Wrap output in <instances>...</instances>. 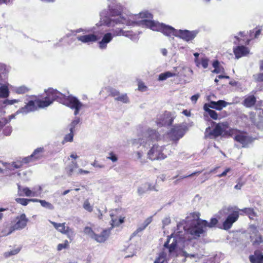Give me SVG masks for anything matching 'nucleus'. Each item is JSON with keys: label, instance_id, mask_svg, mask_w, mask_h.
<instances>
[{"label": "nucleus", "instance_id": "nucleus-1", "mask_svg": "<svg viewBox=\"0 0 263 263\" xmlns=\"http://www.w3.org/2000/svg\"><path fill=\"white\" fill-rule=\"evenodd\" d=\"M111 13V17H105L101 18L100 20V25H105L111 28L110 32L104 34L102 39L98 43L99 47L101 49H105L107 44L111 41L114 36H124L134 41H138V34H133L131 31L124 30V26L125 25L129 26L134 24L145 26V24L140 22V21L145 18L152 17V14L147 11L131 15L128 18L119 11L112 10Z\"/></svg>", "mask_w": 263, "mask_h": 263}, {"label": "nucleus", "instance_id": "nucleus-2", "mask_svg": "<svg viewBox=\"0 0 263 263\" xmlns=\"http://www.w3.org/2000/svg\"><path fill=\"white\" fill-rule=\"evenodd\" d=\"M47 96L44 100L30 101L26 105L17 110L16 114H27L30 111H33L37 109V107L45 108L50 105L54 101L57 100L59 102L74 109V115L77 116L80 110L84 106L76 97L71 95L66 96L57 90L52 88L48 89L46 91Z\"/></svg>", "mask_w": 263, "mask_h": 263}, {"label": "nucleus", "instance_id": "nucleus-3", "mask_svg": "<svg viewBox=\"0 0 263 263\" xmlns=\"http://www.w3.org/2000/svg\"><path fill=\"white\" fill-rule=\"evenodd\" d=\"M140 22L144 24L146 27L149 28L153 31H160L167 36H179L187 42L194 39L197 34L196 31H190L186 30H176L172 27L152 21L151 18H145V19L140 21Z\"/></svg>", "mask_w": 263, "mask_h": 263}, {"label": "nucleus", "instance_id": "nucleus-4", "mask_svg": "<svg viewBox=\"0 0 263 263\" xmlns=\"http://www.w3.org/2000/svg\"><path fill=\"white\" fill-rule=\"evenodd\" d=\"M160 135L154 129L148 128L143 134V141H145V145L149 146V149L147 152V157L151 160H162L166 157L163 153L164 147L162 146L153 142L158 140Z\"/></svg>", "mask_w": 263, "mask_h": 263}, {"label": "nucleus", "instance_id": "nucleus-5", "mask_svg": "<svg viewBox=\"0 0 263 263\" xmlns=\"http://www.w3.org/2000/svg\"><path fill=\"white\" fill-rule=\"evenodd\" d=\"M164 247L165 249L159 254L154 263H163L165 261L168 263V260L175 256L176 241L173 238L172 235L167 238V241L164 244Z\"/></svg>", "mask_w": 263, "mask_h": 263}, {"label": "nucleus", "instance_id": "nucleus-6", "mask_svg": "<svg viewBox=\"0 0 263 263\" xmlns=\"http://www.w3.org/2000/svg\"><path fill=\"white\" fill-rule=\"evenodd\" d=\"M220 215L229 214L222 224L223 229L228 230L231 228L233 224L238 219L239 214L238 211L235 208L231 206H224L219 212Z\"/></svg>", "mask_w": 263, "mask_h": 263}, {"label": "nucleus", "instance_id": "nucleus-7", "mask_svg": "<svg viewBox=\"0 0 263 263\" xmlns=\"http://www.w3.org/2000/svg\"><path fill=\"white\" fill-rule=\"evenodd\" d=\"M206 225H207V221L199 219L189 228L187 232L192 236L193 238L196 239L205 232Z\"/></svg>", "mask_w": 263, "mask_h": 263}, {"label": "nucleus", "instance_id": "nucleus-8", "mask_svg": "<svg viewBox=\"0 0 263 263\" xmlns=\"http://www.w3.org/2000/svg\"><path fill=\"white\" fill-rule=\"evenodd\" d=\"M227 128L228 123L227 122L217 124L212 131L210 127H208L205 129V137L211 139L215 138L221 135Z\"/></svg>", "mask_w": 263, "mask_h": 263}, {"label": "nucleus", "instance_id": "nucleus-9", "mask_svg": "<svg viewBox=\"0 0 263 263\" xmlns=\"http://www.w3.org/2000/svg\"><path fill=\"white\" fill-rule=\"evenodd\" d=\"M186 129V127L183 124L175 125L171 129L168 135L172 140H178L183 137Z\"/></svg>", "mask_w": 263, "mask_h": 263}, {"label": "nucleus", "instance_id": "nucleus-10", "mask_svg": "<svg viewBox=\"0 0 263 263\" xmlns=\"http://www.w3.org/2000/svg\"><path fill=\"white\" fill-rule=\"evenodd\" d=\"M50 222L53 225L54 228L62 234H65L69 238H71L73 235V231L72 229L65 226V223H57L54 221H50Z\"/></svg>", "mask_w": 263, "mask_h": 263}, {"label": "nucleus", "instance_id": "nucleus-11", "mask_svg": "<svg viewBox=\"0 0 263 263\" xmlns=\"http://www.w3.org/2000/svg\"><path fill=\"white\" fill-rule=\"evenodd\" d=\"M28 219L25 214H22L16 218L15 223L12 226V231L24 229L27 225Z\"/></svg>", "mask_w": 263, "mask_h": 263}, {"label": "nucleus", "instance_id": "nucleus-12", "mask_svg": "<svg viewBox=\"0 0 263 263\" xmlns=\"http://www.w3.org/2000/svg\"><path fill=\"white\" fill-rule=\"evenodd\" d=\"M44 149L43 147H38L35 149L33 153L29 157L24 158L23 161L27 163L32 161H35L41 159L43 156Z\"/></svg>", "mask_w": 263, "mask_h": 263}, {"label": "nucleus", "instance_id": "nucleus-13", "mask_svg": "<svg viewBox=\"0 0 263 263\" xmlns=\"http://www.w3.org/2000/svg\"><path fill=\"white\" fill-rule=\"evenodd\" d=\"M173 119L169 112L159 115L156 123L159 126L170 125L172 123Z\"/></svg>", "mask_w": 263, "mask_h": 263}, {"label": "nucleus", "instance_id": "nucleus-14", "mask_svg": "<svg viewBox=\"0 0 263 263\" xmlns=\"http://www.w3.org/2000/svg\"><path fill=\"white\" fill-rule=\"evenodd\" d=\"M233 52L236 59L246 56L249 53V49L244 46H237L233 48Z\"/></svg>", "mask_w": 263, "mask_h": 263}, {"label": "nucleus", "instance_id": "nucleus-15", "mask_svg": "<svg viewBox=\"0 0 263 263\" xmlns=\"http://www.w3.org/2000/svg\"><path fill=\"white\" fill-rule=\"evenodd\" d=\"M234 139L236 141L241 144L243 147H247L252 141L250 137L242 133L236 135Z\"/></svg>", "mask_w": 263, "mask_h": 263}, {"label": "nucleus", "instance_id": "nucleus-16", "mask_svg": "<svg viewBox=\"0 0 263 263\" xmlns=\"http://www.w3.org/2000/svg\"><path fill=\"white\" fill-rule=\"evenodd\" d=\"M22 191L27 197H37L41 194L42 188L41 186H38L34 187L32 190H31L26 187L23 188Z\"/></svg>", "mask_w": 263, "mask_h": 263}, {"label": "nucleus", "instance_id": "nucleus-17", "mask_svg": "<svg viewBox=\"0 0 263 263\" xmlns=\"http://www.w3.org/2000/svg\"><path fill=\"white\" fill-rule=\"evenodd\" d=\"M109 233L110 232L109 230H104L99 234H95L92 239L95 240L97 242H104L107 239L109 235Z\"/></svg>", "mask_w": 263, "mask_h": 263}, {"label": "nucleus", "instance_id": "nucleus-18", "mask_svg": "<svg viewBox=\"0 0 263 263\" xmlns=\"http://www.w3.org/2000/svg\"><path fill=\"white\" fill-rule=\"evenodd\" d=\"M230 104H231V103L227 102L223 100H219L217 102L211 101L209 104H208V105H209V106L211 108L218 110H221L223 108Z\"/></svg>", "mask_w": 263, "mask_h": 263}, {"label": "nucleus", "instance_id": "nucleus-19", "mask_svg": "<svg viewBox=\"0 0 263 263\" xmlns=\"http://www.w3.org/2000/svg\"><path fill=\"white\" fill-rule=\"evenodd\" d=\"M77 38L79 41L84 43L94 42L98 40L97 36L93 34H89L85 35H79Z\"/></svg>", "mask_w": 263, "mask_h": 263}, {"label": "nucleus", "instance_id": "nucleus-20", "mask_svg": "<svg viewBox=\"0 0 263 263\" xmlns=\"http://www.w3.org/2000/svg\"><path fill=\"white\" fill-rule=\"evenodd\" d=\"M156 190L155 186L149 182H145L142 184L138 189V193L139 195H142L148 191Z\"/></svg>", "mask_w": 263, "mask_h": 263}, {"label": "nucleus", "instance_id": "nucleus-21", "mask_svg": "<svg viewBox=\"0 0 263 263\" xmlns=\"http://www.w3.org/2000/svg\"><path fill=\"white\" fill-rule=\"evenodd\" d=\"M251 263H263V254L259 251H255L253 255L250 256Z\"/></svg>", "mask_w": 263, "mask_h": 263}, {"label": "nucleus", "instance_id": "nucleus-22", "mask_svg": "<svg viewBox=\"0 0 263 263\" xmlns=\"http://www.w3.org/2000/svg\"><path fill=\"white\" fill-rule=\"evenodd\" d=\"M209 106V105H208V104H205L203 106V109L206 113L208 114L212 119L214 120L218 119V116L217 112L211 109V107Z\"/></svg>", "mask_w": 263, "mask_h": 263}, {"label": "nucleus", "instance_id": "nucleus-23", "mask_svg": "<svg viewBox=\"0 0 263 263\" xmlns=\"http://www.w3.org/2000/svg\"><path fill=\"white\" fill-rule=\"evenodd\" d=\"M256 102V98L254 96L247 97L243 101V104L247 107L253 106Z\"/></svg>", "mask_w": 263, "mask_h": 263}, {"label": "nucleus", "instance_id": "nucleus-24", "mask_svg": "<svg viewBox=\"0 0 263 263\" xmlns=\"http://www.w3.org/2000/svg\"><path fill=\"white\" fill-rule=\"evenodd\" d=\"M23 163H25L23 160L21 161H17L15 162H13L12 163V164H8V165H7V163H3V165H4L7 168L10 170H13L15 168H19L21 167L23 165Z\"/></svg>", "mask_w": 263, "mask_h": 263}, {"label": "nucleus", "instance_id": "nucleus-25", "mask_svg": "<svg viewBox=\"0 0 263 263\" xmlns=\"http://www.w3.org/2000/svg\"><path fill=\"white\" fill-rule=\"evenodd\" d=\"M34 202H40L42 206L44 208H46L48 210H53L54 209V206L51 203L46 201L45 200H41L36 199V201H34Z\"/></svg>", "mask_w": 263, "mask_h": 263}, {"label": "nucleus", "instance_id": "nucleus-26", "mask_svg": "<svg viewBox=\"0 0 263 263\" xmlns=\"http://www.w3.org/2000/svg\"><path fill=\"white\" fill-rule=\"evenodd\" d=\"M9 95L8 86L3 85L0 87V98H7Z\"/></svg>", "mask_w": 263, "mask_h": 263}, {"label": "nucleus", "instance_id": "nucleus-27", "mask_svg": "<svg viewBox=\"0 0 263 263\" xmlns=\"http://www.w3.org/2000/svg\"><path fill=\"white\" fill-rule=\"evenodd\" d=\"M175 73L172 72L171 71H166L164 73H162L159 74L158 80L159 81H164L168 78H171L174 76H176Z\"/></svg>", "mask_w": 263, "mask_h": 263}, {"label": "nucleus", "instance_id": "nucleus-28", "mask_svg": "<svg viewBox=\"0 0 263 263\" xmlns=\"http://www.w3.org/2000/svg\"><path fill=\"white\" fill-rule=\"evenodd\" d=\"M110 216L111 218V224L112 227L118 226L124 222V217H120L119 219H118L117 218L114 217L112 214H110Z\"/></svg>", "mask_w": 263, "mask_h": 263}, {"label": "nucleus", "instance_id": "nucleus-29", "mask_svg": "<svg viewBox=\"0 0 263 263\" xmlns=\"http://www.w3.org/2000/svg\"><path fill=\"white\" fill-rule=\"evenodd\" d=\"M15 201L18 203L23 205H27L29 202H33L36 201V199H25L17 198L15 199Z\"/></svg>", "mask_w": 263, "mask_h": 263}, {"label": "nucleus", "instance_id": "nucleus-30", "mask_svg": "<svg viewBox=\"0 0 263 263\" xmlns=\"http://www.w3.org/2000/svg\"><path fill=\"white\" fill-rule=\"evenodd\" d=\"M29 90V88L25 86H21L19 87H15L13 88V91L17 94H23L27 92Z\"/></svg>", "mask_w": 263, "mask_h": 263}, {"label": "nucleus", "instance_id": "nucleus-31", "mask_svg": "<svg viewBox=\"0 0 263 263\" xmlns=\"http://www.w3.org/2000/svg\"><path fill=\"white\" fill-rule=\"evenodd\" d=\"M115 99L116 100L122 102L123 103H129V99L126 94H119V95Z\"/></svg>", "mask_w": 263, "mask_h": 263}, {"label": "nucleus", "instance_id": "nucleus-32", "mask_svg": "<svg viewBox=\"0 0 263 263\" xmlns=\"http://www.w3.org/2000/svg\"><path fill=\"white\" fill-rule=\"evenodd\" d=\"M83 208L88 212H91L93 211V206L91 205L88 199H86L84 201Z\"/></svg>", "mask_w": 263, "mask_h": 263}, {"label": "nucleus", "instance_id": "nucleus-33", "mask_svg": "<svg viewBox=\"0 0 263 263\" xmlns=\"http://www.w3.org/2000/svg\"><path fill=\"white\" fill-rule=\"evenodd\" d=\"M247 215H248L250 219H254V217L256 216V214L254 212L253 210L251 208H245L242 210Z\"/></svg>", "mask_w": 263, "mask_h": 263}, {"label": "nucleus", "instance_id": "nucleus-34", "mask_svg": "<svg viewBox=\"0 0 263 263\" xmlns=\"http://www.w3.org/2000/svg\"><path fill=\"white\" fill-rule=\"evenodd\" d=\"M78 167V165L76 162H72V163L67 167V172L69 175H71L74 171V169Z\"/></svg>", "mask_w": 263, "mask_h": 263}, {"label": "nucleus", "instance_id": "nucleus-35", "mask_svg": "<svg viewBox=\"0 0 263 263\" xmlns=\"http://www.w3.org/2000/svg\"><path fill=\"white\" fill-rule=\"evenodd\" d=\"M84 232L85 234L87 235L91 238L93 239L95 235V233L90 227H86L84 230Z\"/></svg>", "mask_w": 263, "mask_h": 263}, {"label": "nucleus", "instance_id": "nucleus-36", "mask_svg": "<svg viewBox=\"0 0 263 263\" xmlns=\"http://www.w3.org/2000/svg\"><path fill=\"white\" fill-rule=\"evenodd\" d=\"M20 251V249L17 248L10 251L6 252L4 253L5 257H8L10 256L14 255L17 254Z\"/></svg>", "mask_w": 263, "mask_h": 263}, {"label": "nucleus", "instance_id": "nucleus-37", "mask_svg": "<svg viewBox=\"0 0 263 263\" xmlns=\"http://www.w3.org/2000/svg\"><path fill=\"white\" fill-rule=\"evenodd\" d=\"M107 90L109 92L110 95L115 98L117 97L120 94V92L118 90L112 87H108Z\"/></svg>", "mask_w": 263, "mask_h": 263}, {"label": "nucleus", "instance_id": "nucleus-38", "mask_svg": "<svg viewBox=\"0 0 263 263\" xmlns=\"http://www.w3.org/2000/svg\"><path fill=\"white\" fill-rule=\"evenodd\" d=\"M218 222V220L216 218L213 217L211 219L210 222L207 221V225H206V228H213L217 224Z\"/></svg>", "mask_w": 263, "mask_h": 263}, {"label": "nucleus", "instance_id": "nucleus-39", "mask_svg": "<svg viewBox=\"0 0 263 263\" xmlns=\"http://www.w3.org/2000/svg\"><path fill=\"white\" fill-rule=\"evenodd\" d=\"M80 122V119L79 118H76L69 125L70 132H73V130L77 124Z\"/></svg>", "mask_w": 263, "mask_h": 263}, {"label": "nucleus", "instance_id": "nucleus-40", "mask_svg": "<svg viewBox=\"0 0 263 263\" xmlns=\"http://www.w3.org/2000/svg\"><path fill=\"white\" fill-rule=\"evenodd\" d=\"M73 132H70L69 134L66 135L65 136L64 140L62 142V143L64 144L65 142H72L73 141Z\"/></svg>", "mask_w": 263, "mask_h": 263}, {"label": "nucleus", "instance_id": "nucleus-41", "mask_svg": "<svg viewBox=\"0 0 263 263\" xmlns=\"http://www.w3.org/2000/svg\"><path fill=\"white\" fill-rule=\"evenodd\" d=\"M69 246V242L65 240L63 243H60L58 245L57 249L58 251H61L64 249L67 248Z\"/></svg>", "mask_w": 263, "mask_h": 263}, {"label": "nucleus", "instance_id": "nucleus-42", "mask_svg": "<svg viewBox=\"0 0 263 263\" xmlns=\"http://www.w3.org/2000/svg\"><path fill=\"white\" fill-rule=\"evenodd\" d=\"M201 64V66L204 68H206L209 65V60L206 58H203L201 60V62H199V65Z\"/></svg>", "mask_w": 263, "mask_h": 263}, {"label": "nucleus", "instance_id": "nucleus-43", "mask_svg": "<svg viewBox=\"0 0 263 263\" xmlns=\"http://www.w3.org/2000/svg\"><path fill=\"white\" fill-rule=\"evenodd\" d=\"M142 153L138 151L135 153V156L137 160H139L141 163H144L145 161L142 160Z\"/></svg>", "mask_w": 263, "mask_h": 263}, {"label": "nucleus", "instance_id": "nucleus-44", "mask_svg": "<svg viewBox=\"0 0 263 263\" xmlns=\"http://www.w3.org/2000/svg\"><path fill=\"white\" fill-rule=\"evenodd\" d=\"M254 79L257 82L263 81V72L259 73L253 76Z\"/></svg>", "mask_w": 263, "mask_h": 263}, {"label": "nucleus", "instance_id": "nucleus-45", "mask_svg": "<svg viewBox=\"0 0 263 263\" xmlns=\"http://www.w3.org/2000/svg\"><path fill=\"white\" fill-rule=\"evenodd\" d=\"M20 102L19 100L12 99V100H6L4 101V104L6 105H12L14 103H16Z\"/></svg>", "mask_w": 263, "mask_h": 263}, {"label": "nucleus", "instance_id": "nucleus-46", "mask_svg": "<svg viewBox=\"0 0 263 263\" xmlns=\"http://www.w3.org/2000/svg\"><path fill=\"white\" fill-rule=\"evenodd\" d=\"M107 158L113 162H117L118 160V157L112 153H109V156H108Z\"/></svg>", "mask_w": 263, "mask_h": 263}, {"label": "nucleus", "instance_id": "nucleus-47", "mask_svg": "<svg viewBox=\"0 0 263 263\" xmlns=\"http://www.w3.org/2000/svg\"><path fill=\"white\" fill-rule=\"evenodd\" d=\"M138 89L141 91H144L146 89V87L144 85L143 83L139 82L138 83Z\"/></svg>", "mask_w": 263, "mask_h": 263}, {"label": "nucleus", "instance_id": "nucleus-48", "mask_svg": "<svg viewBox=\"0 0 263 263\" xmlns=\"http://www.w3.org/2000/svg\"><path fill=\"white\" fill-rule=\"evenodd\" d=\"M8 122V120L6 118H1L0 119V129L2 128Z\"/></svg>", "mask_w": 263, "mask_h": 263}, {"label": "nucleus", "instance_id": "nucleus-49", "mask_svg": "<svg viewBox=\"0 0 263 263\" xmlns=\"http://www.w3.org/2000/svg\"><path fill=\"white\" fill-rule=\"evenodd\" d=\"M152 217H148L147 219L145 220L144 222L142 223V224L146 228V227L152 222Z\"/></svg>", "mask_w": 263, "mask_h": 263}, {"label": "nucleus", "instance_id": "nucleus-50", "mask_svg": "<svg viewBox=\"0 0 263 263\" xmlns=\"http://www.w3.org/2000/svg\"><path fill=\"white\" fill-rule=\"evenodd\" d=\"M146 228L142 224L141 226L139 227L135 231V232L133 233L134 235L138 234V233L144 230Z\"/></svg>", "mask_w": 263, "mask_h": 263}, {"label": "nucleus", "instance_id": "nucleus-51", "mask_svg": "<svg viewBox=\"0 0 263 263\" xmlns=\"http://www.w3.org/2000/svg\"><path fill=\"white\" fill-rule=\"evenodd\" d=\"M171 222V219L170 217H166L164 218L162 220L163 227L165 226L168 225Z\"/></svg>", "mask_w": 263, "mask_h": 263}, {"label": "nucleus", "instance_id": "nucleus-52", "mask_svg": "<svg viewBox=\"0 0 263 263\" xmlns=\"http://www.w3.org/2000/svg\"><path fill=\"white\" fill-rule=\"evenodd\" d=\"M199 97H200V95L199 93L195 95L192 96V97L191 98V101L193 102V103L195 104L196 103V102L198 100Z\"/></svg>", "mask_w": 263, "mask_h": 263}, {"label": "nucleus", "instance_id": "nucleus-53", "mask_svg": "<svg viewBox=\"0 0 263 263\" xmlns=\"http://www.w3.org/2000/svg\"><path fill=\"white\" fill-rule=\"evenodd\" d=\"M252 241H253V243L254 245H258L261 242V237L260 236H259L257 237L255 240H253L252 239Z\"/></svg>", "mask_w": 263, "mask_h": 263}, {"label": "nucleus", "instance_id": "nucleus-54", "mask_svg": "<svg viewBox=\"0 0 263 263\" xmlns=\"http://www.w3.org/2000/svg\"><path fill=\"white\" fill-rule=\"evenodd\" d=\"M230 171H231V168H227L221 174L218 175V177H219V178L222 177H224V176H226L227 173L228 172H229Z\"/></svg>", "mask_w": 263, "mask_h": 263}, {"label": "nucleus", "instance_id": "nucleus-55", "mask_svg": "<svg viewBox=\"0 0 263 263\" xmlns=\"http://www.w3.org/2000/svg\"><path fill=\"white\" fill-rule=\"evenodd\" d=\"M91 165L93 166L98 168H103L104 167L103 165L98 163L96 161H94L92 163H91Z\"/></svg>", "mask_w": 263, "mask_h": 263}, {"label": "nucleus", "instance_id": "nucleus-56", "mask_svg": "<svg viewBox=\"0 0 263 263\" xmlns=\"http://www.w3.org/2000/svg\"><path fill=\"white\" fill-rule=\"evenodd\" d=\"M201 172L202 171L194 172V173H193L192 174H190L189 175H186V176H184L181 177V179H184V178H187V177H192V176H193L194 175H196V174H200L201 173Z\"/></svg>", "mask_w": 263, "mask_h": 263}, {"label": "nucleus", "instance_id": "nucleus-57", "mask_svg": "<svg viewBox=\"0 0 263 263\" xmlns=\"http://www.w3.org/2000/svg\"><path fill=\"white\" fill-rule=\"evenodd\" d=\"M202 257V255H199L198 254H191V258H195L197 259L198 260L200 259Z\"/></svg>", "mask_w": 263, "mask_h": 263}, {"label": "nucleus", "instance_id": "nucleus-58", "mask_svg": "<svg viewBox=\"0 0 263 263\" xmlns=\"http://www.w3.org/2000/svg\"><path fill=\"white\" fill-rule=\"evenodd\" d=\"M199 54L197 52H196L194 54V55L196 57V59H195V62L196 63V65L197 66H199V61L198 59V57L199 56Z\"/></svg>", "mask_w": 263, "mask_h": 263}, {"label": "nucleus", "instance_id": "nucleus-59", "mask_svg": "<svg viewBox=\"0 0 263 263\" xmlns=\"http://www.w3.org/2000/svg\"><path fill=\"white\" fill-rule=\"evenodd\" d=\"M89 173V171H86V170H83L81 168L79 169L77 172L78 174H88Z\"/></svg>", "mask_w": 263, "mask_h": 263}, {"label": "nucleus", "instance_id": "nucleus-60", "mask_svg": "<svg viewBox=\"0 0 263 263\" xmlns=\"http://www.w3.org/2000/svg\"><path fill=\"white\" fill-rule=\"evenodd\" d=\"M222 69H223L222 68L219 66L217 68H216L215 69H214V70H213L212 72L215 73H219L222 71Z\"/></svg>", "mask_w": 263, "mask_h": 263}, {"label": "nucleus", "instance_id": "nucleus-61", "mask_svg": "<svg viewBox=\"0 0 263 263\" xmlns=\"http://www.w3.org/2000/svg\"><path fill=\"white\" fill-rule=\"evenodd\" d=\"M191 254L187 253L186 252H185V251H183L182 252V255L185 257L191 258Z\"/></svg>", "mask_w": 263, "mask_h": 263}, {"label": "nucleus", "instance_id": "nucleus-62", "mask_svg": "<svg viewBox=\"0 0 263 263\" xmlns=\"http://www.w3.org/2000/svg\"><path fill=\"white\" fill-rule=\"evenodd\" d=\"M242 186V183H238L237 184H236L235 186H234V188L236 189V190H240L241 187Z\"/></svg>", "mask_w": 263, "mask_h": 263}, {"label": "nucleus", "instance_id": "nucleus-63", "mask_svg": "<svg viewBox=\"0 0 263 263\" xmlns=\"http://www.w3.org/2000/svg\"><path fill=\"white\" fill-rule=\"evenodd\" d=\"M70 157L72 159H76L78 158V156L76 153H73L71 154V155H70Z\"/></svg>", "mask_w": 263, "mask_h": 263}, {"label": "nucleus", "instance_id": "nucleus-64", "mask_svg": "<svg viewBox=\"0 0 263 263\" xmlns=\"http://www.w3.org/2000/svg\"><path fill=\"white\" fill-rule=\"evenodd\" d=\"M213 66L214 67L215 69L216 68V67L217 68L218 67H219V62L217 61H214L213 63Z\"/></svg>", "mask_w": 263, "mask_h": 263}]
</instances>
